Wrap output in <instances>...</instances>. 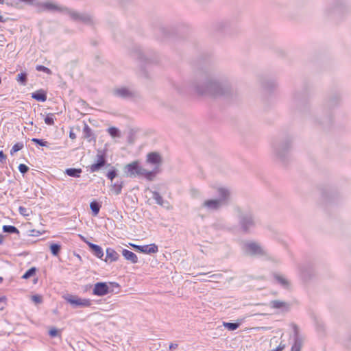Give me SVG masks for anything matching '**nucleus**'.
<instances>
[{"label": "nucleus", "instance_id": "51", "mask_svg": "<svg viewBox=\"0 0 351 351\" xmlns=\"http://www.w3.org/2000/svg\"><path fill=\"white\" fill-rule=\"evenodd\" d=\"M19 211L20 214L22 215L23 216H28L29 215L28 210L23 206H20L19 208Z\"/></svg>", "mask_w": 351, "mask_h": 351}, {"label": "nucleus", "instance_id": "59", "mask_svg": "<svg viewBox=\"0 0 351 351\" xmlns=\"http://www.w3.org/2000/svg\"><path fill=\"white\" fill-rule=\"evenodd\" d=\"M80 237L81 239H82L84 242H85L86 243V242H88V241L86 239V238H85L84 237H83V236H82V235H80Z\"/></svg>", "mask_w": 351, "mask_h": 351}, {"label": "nucleus", "instance_id": "62", "mask_svg": "<svg viewBox=\"0 0 351 351\" xmlns=\"http://www.w3.org/2000/svg\"><path fill=\"white\" fill-rule=\"evenodd\" d=\"M5 0H0V4H3Z\"/></svg>", "mask_w": 351, "mask_h": 351}, {"label": "nucleus", "instance_id": "20", "mask_svg": "<svg viewBox=\"0 0 351 351\" xmlns=\"http://www.w3.org/2000/svg\"><path fill=\"white\" fill-rule=\"evenodd\" d=\"M106 256L104 261L108 263L114 262L119 260L120 256L119 254L111 247H108L106 250Z\"/></svg>", "mask_w": 351, "mask_h": 351}, {"label": "nucleus", "instance_id": "12", "mask_svg": "<svg viewBox=\"0 0 351 351\" xmlns=\"http://www.w3.org/2000/svg\"><path fill=\"white\" fill-rule=\"evenodd\" d=\"M106 165L107 159L105 151L98 150L95 162L89 166L88 169L91 173H95L99 171Z\"/></svg>", "mask_w": 351, "mask_h": 351}, {"label": "nucleus", "instance_id": "24", "mask_svg": "<svg viewBox=\"0 0 351 351\" xmlns=\"http://www.w3.org/2000/svg\"><path fill=\"white\" fill-rule=\"evenodd\" d=\"M84 138L88 139L89 142L96 141V136L93 132L91 128L86 124L84 123L83 128Z\"/></svg>", "mask_w": 351, "mask_h": 351}, {"label": "nucleus", "instance_id": "27", "mask_svg": "<svg viewBox=\"0 0 351 351\" xmlns=\"http://www.w3.org/2000/svg\"><path fill=\"white\" fill-rule=\"evenodd\" d=\"M82 172V170L80 168H68L64 173L70 177L80 178Z\"/></svg>", "mask_w": 351, "mask_h": 351}, {"label": "nucleus", "instance_id": "9", "mask_svg": "<svg viewBox=\"0 0 351 351\" xmlns=\"http://www.w3.org/2000/svg\"><path fill=\"white\" fill-rule=\"evenodd\" d=\"M124 169L125 172L130 177L143 176L148 181H153L158 173V168L152 169V171H147L142 167L137 160L125 165Z\"/></svg>", "mask_w": 351, "mask_h": 351}, {"label": "nucleus", "instance_id": "4", "mask_svg": "<svg viewBox=\"0 0 351 351\" xmlns=\"http://www.w3.org/2000/svg\"><path fill=\"white\" fill-rule=\"evenodd\" d=\"M40 8L43 10L49 12H58L69 16L71 20L80 21L81 22H93L95 19L94 15L88 12H78L69 9L66 7H60L53 3L45 2L40 3Z\"/></svg>", "mask_w": 351, "mask_h": 351}, {"label": "nucleus", "instance_id": "1", "mask_svg": "<svg viewBox=\"0 0 351 351\" xmlns=\"http://www.w3.org/2000/svg\"><path fill=\"white\" fill-rule=\"evenodd\" d=\"M191 88L199 95L232 97L237 95L228 77L217 72L202 74L197 80L192 82Z\"/></svg>", "mask_w": 351, "mask_h": 351}, {"label": "nucleus", "instance_id": "61", "mask_svg": "<svg viewBox=\"0 0 351 351\" xmlns=\"http://www.w3.org/2000/svg\"><path fill=\"white\" fill-rule=\"evenodd\" d=\"M217 276H218V275H217V274H213V275L210 276V278H216V277H217Z\"/></svg>", "mask_w": 351, "mask_h": 351}, {"label": "nucleus", "instance_id": "40", "mask_svg": "<svg viewBox=\"0 0 351 351\" xmlns=\"http://www.w3.org/2000/svg\"><path fill=\"white\" fill-rule=\"evenodd\" d=\"M217 27H216V28H217L226 33H228V29L231 27H230L231 23H217Z\"/></svg>", "mask_w": 351, "mask_h": 351}, {"label": "nucleus", "instance_id": "58", "mask_svg": "<svg viewBox=\"0 0 351 351\" xmlns=\"http://www.w3.org/2000/svg\"><path fill=\"white\" fill-rule=\"evenodd\" d=\"M69 137L71 139H75L76 138V135H75V134L72 130H71L70 132H69Z\"/></svg>", "mask_w": 351, "mask_h": 351}, {"label": "nucleus", "instance_id": "38", "mask_svg": "<svg viewBox=\"0 0 351 351\" xmlns=\"http://www.w3.org/2000/svg\"><path fill=\"white\" fill-rule=\"evenodd\" d=\"M36 267H31L28 270L25 271V273L23 275L22 278L23 279H28L30 277L34 276L36 274Z\"/></svg>", "mask_w": 351, "mask_h": 351}, {"label": "nucleus", "instance_id": "49", "mask_svg": "<svg viewBox=\"0 0 351 351\" xmlns=\"http://www.w3.org/2000/svg\"><path fill=\"white\" fill-rule=\"evenodd\" d=\"M29 169V167L25 164H20L19 166V170L23 175L26 173Z\"/></svg>", "mask_w": 351, "mask_h": 351}, {"label": "nucleus", "instance_id": "50", "mask_svg": "<svg viewBox=\"0 0 351 351\" xmlns=\"http://www.w3.org/2000/svg\"><path fill=\"white\" fill-rule=\"evenodd\" d=\"M32 300L36 304H40L43 302L42 296L38 294L32 295Z\"/></svg>", "mask_w": 351, "mask_h": 351}, {"label": "nucleus", "instance_id": "3", "mask_svg": "<svg viewBox=\"0 0 351 351\" xmlns=\"http://www.w3.org/2000/svg\"><path fill=\"white\" fill-rule=\"evenodd\" d=\"M292 142V137L289 135L274 138L271 143L273 157L285 164L290 157Z\"/></svg>", "mask_w": 351, "mask_h": 351}, {"label": "nucleus", "instance_id": "21", "mask_svg": "<svg viewBox=\"0 0 351 351\" xmlns=\"http://www.w3.org/2000/svg\"><path fill=\"white\" fill-rule=\"evenodd\" d=\"M64 299L73 308L80 307L81 298L78 296L72 294H67L64 296Z\"/></svg>", "mask_w": 351, "mask_h": 351}, {"label": "nucleus", "instance_id": "33", "mask_svg": "<svg viewBox=\"0 0 351 351\" xmlns=\"http://www.w3.org/2000/svg\"><path fill=\"white\" fill-rule=\"evenodd\" d=\"M16 81L21 84L25 86L27 82V74L26 72H21L16 76Z\"/></svg>", "mask_w": 351, "mask_h": 351}, {"label": "nucleus", "instance_id": "25", "mask_svg": "<svg viewBox=\"0 0 351 351\" xmlns=\"http://www.w3.org/2000/svg\"><path fill=\"white\" fill-rule=\"evenodd\" d=\"M122 254L127 261H130L132 263L134 264L138 263V257L133 252L123 249L122 250Z\"/></svg>", "mask_w": 351, "mask_h": 351}, {"label": "nucleus", "instance_id": "64", "mask_svg": "<svg viewBox=\"0 0 351 351\" xmlns=\"http://www.w3.org/2000/svg\"><path fill=\"white\" fill-rule=\"evenodd\" d=\"M162 33H163V34H164L165 36H167V34H166V32H165L163 30H162Z\"/></svg>", "mask_w": 351, "mask_h": 351}, {"label": "nucleus", "instance_id": "56", "mask_svg": "<svg viewBox=\"0 0 351 351\" xmlns=\"http://www.w3.org/2000/svg\"><path fill=\"white\" fill-rule=\"evenodd\" d=\"M285 348V345L280 343L275 350H274V351H282V350H284Z\"/></svg>", "mask_w": 351, "mask_h": 351}, {"label": "nucleus", "instance_id": "39", "mask_svg": "<svg viewBox=\"0 0 351 351\" xmlns=\"http://www.w3.org/2000/svg\"><path fill=\"white\" fill-rule=\"evenodd\" d=\"M108 132L112 137H119L120 131L115 127H110L108 129Z\"/></svg>", "mask_w": 351, "mask_h": 351}, {"label": "nucleus", "instance_id": "43", "mask_svg": "<svg viewBox=\"0 0 351 351\" xmlns=\"http://www.w3.org/2000/svg\"><path fill=\"white\" fill-rule=\"evenodd\" d=\"M10 20H14V19L8 16V14L6 12L0 10V22H5Z\"/></svg>", "mask_w": 351, "mask_h": 351}, {"label": "nucleus", "instance_id": "60", "mask_svg": "<svg viewBox=\"0 0 351 351\" xmlns=\"http://www.w3.org/2000/svg\"><path fill=\"white\" fill-rule=\"evenodd\" d=\"M3 235L2 234H0V244H2L3 243Z\"/></svg>", "mask_w": 351, "mask_h": 351}, {"label": "nucleus", "instance_id": "14", "mask_svg": "<svg viewBox=\"0 0 351 351\" xmlns=\"http://www.w3.org/2000/svg\"><path fill=\"white\" fill-rule=\"evenodd\" d=\"M271 308L276 309L277 313H285L290 311L291 304L279 300H271L269 303Z\"/></svg>", "mask_w": 351, "mask_h": 351}, {"label": "nucleus", "instance_id": "55", "mask_svg": "<svg viewBox=\"0 0 351 351\" xmlns=\"http://www.w3.org/2000/svg\"><path fill=\"white\" fill-rule=\"evenodd\" d=\"M110 287V289H113L114 288H119V285L115 282H110L108 285Z\"/></svg>", "mask_w": 351, "mask_h": 351}, {"label": "nucleus", "instance_id": "18", "mask_svg": "<svg viewBox=\"0 0 351 351\" xmlns=\"http://www.w3.org/2000/svg\"><path fill=\"white\" fill-rule=\"evenodd\" d=\"M294 342L291 346V351H300L303 345V339L299 335L298 328L296 325H294Z\"/></svg>", "mask_w": 351, "mask_h": 351}, {"label": "nucleus", "instance_id": "29", "mask_svg": "<svg viewBox=\"0 0 351 351\" xmlns=\"http://www.w3.org/2000/svg\"><path fill=\"white\" fill-rule=\"evenodd\" d=\"M101 207V204L96 200H93L90 203L92 215L95 217L99 214Z\"/></svg>", "mask_w": 351, "mask_h": 351}, {"label": "nucleus", "instance_id": "57", "mask_svg": "<svg viewBox=\"0 0 351 351\" xmlns=\"http://www.w3.org/2000/svg\"><path fill=\"white\" fill-rule=\"evenodd\" d=\"M178 345L177 343H170L169 348L170 350H175L178 348Z\"/></svg>", "mask_w": 351, "mask_h": 351}, {"label": "nucleus", "instance_id": "16", "mask_svg": "<svg viewBox=\"0 0 351 351\" xmlns=\"http://www.w3.org/2000/svg\"><path fill=\"white\" fill-rule=\"evenodd\" d=\"M146 162L154 166L153 169L158 168V173L160 172V166L162 164V158L158 152H150L147 155Z\"/></svg>", "mask_w": 351, "mask_h": 351}, {"label": "nucleus", "instance_id": "2", "mask_svg": "<svg viewBox=\"0 0 351 351\" xmlns=\"http://www.w3.org/2000/svg\"><path fill=\"white\" fill-rule=\"evenodd\" d=\"M237 213L238 227L241 232L248 234L256 229L258 220L254 212L250 208H243L240 206L234 208Z\"/></svg>", "mask_w": 351, "mask_h": 351}, {"label": "nucleus", "instance_id": "47", "mask_svg": "<svg viewBox=\"0 0 351 351\" xmlns=\"http://www.w3.org/2000/svg\"><path fill=\"white\" fill-rule=\"evenodd\" d=\"M117 1L121 7H126L128 5H132L134 2V0H117Z\"/></svg>", "mask_w": 351, "mask_h": 351}, {"label": "nucleus", "instance_id": "6", "mask_svg": "<svg viewBox=\"0 0 351 351\" xmlns=\"http://www.w3.org/2000/svg\"><path fill=\"white\" fill-rule=\"evenodd\" d=\"M241 249L245 256L264 258L267 261H276L274 257L257 241L252 240L243 241L241 244Z\"/></svg>", "mask_w": 351, "mask_h": 351}, {"label": "nucleus", "instance_id": "31", "mask_svg": "<svg viewBox=\"0 0 351 351\" xmlns=\"http://www.w3.org/2000/svg\"><path fill=\"white\" fill-rule=\"evenodd\" d=\"M49 248H50V251H51V253L56 256H58L60 252V250H61V245L59 243H50L49 245Z\"/></svg>", "mask_w": 351, "mask_h": 351}, {"label": "nucleus", "instance_id": "10", "mask_svg": "<svg viewBox=\"0 0 351 351\" xmlns=\"http://www.w3.org/2000/svg\"><path fill=\"white\" fill-rule=\"evenodd\" d=\"M131 56L138 60L142 69L144 66L157 62V58L151 51H144L138 46L133 47L130 52Z\"/></svg>", "mask_w": 351, "mask_h": 351}, {"label": "nucleus", "instance_id": "48", "mask_svg": "<svg viewBox=\"0 0 351 351\" xmlns=\"http://www.w3.org/2000/svg\"><path fill=\"white\" fill-rule=\"evenodd\" d=\"M7 305V298L5 296L0 297V311H3Z\"/></svg>", "mask_w": 351, "mask_h": 351}, {"label": "nucleus", "instance_id": "19", "mask_svg": "<svg viewBox=\"0 0 351 351\" xmlns=\"http://www.w3.org/2000/svg\"><path fill=\"white\" fill-rule=\"evenodd\" d=\"M113 95L116 97L123 99H128L133 96V93L126 87H121L114 88L112 91Z\"/></svg>", "mask_w": 351, "mask_h": 351}, {"label": "nucleus", "instance_id": "53", "mask_svg": "<svg viewBox=\"0 0 351 351\" xmlns=\"http://www.w3.org/2000/svg\"><path fill=\"white\" fill-rule=\"evenodd\" d=\"M29 232L30 233L29 234V235L32 236V237H37V236L41 234V232L36 230H31L29 231Z\"/></svg>", "mask_w": 351, "mask_h": 351}, {"label": "nucleus", "instance_id": "26", "mask_svg": "<svg viewBox=\"0 0 351 351\" xmlns=\"http://www.w3.org/2000/svg\"><path fill=\"white\" fill-rule=\"evenodd\" d=\"M274 278L278 282V283H279L285 289H289V287H290L289 281L283 276H281L278 274H274Z\"/></svg>", "mask_w": 351, "mask_h": 351}, {"label": "nucleus", "instance_id": "15", "mask_svg": "<svg viewBox=\"0 0 351 351\" xmlns=\"http://www.w3.org/2000/svg\"><path fill=\"white\" fill-rule=\"evenodd\" d=\"M111 292H114V290L110 289L107 282H98L94 285L93 294L95 295L104 296Z\"/></svg>", "mask_w": 351, "mask_h": 351}, {"label": "nucleus", "instance_id": "42", "mask_svg": "<svg viewBox=\"0 0 351 351\" xmlns=\"http://www.w3.org/2000/svg\"><path fill=\"white\" fill-rule=\"evenodd\" d=\"M45 123L47 125H52L54 124V114L49 113L45 118Z\"/></svg>", "mask_w": 351, "mask_h": 351}, {"label": "nucleus", "instance_id": "34", "mask_svg": "<svg viewBox=\"0 0 351 351\" xmlns=\"http://www.w3.org/2000/svg\"><path fill=\"white\" fill-rule=\"evenodd\" d=\"M223 326L228 330L233 331V330H237L239 327L240 323H239V322H234V323L223 322Z\"/></svg>", "mask_w": 351, "mask_h": 351}, {"label": "nucleus", "instance_id": "32", "mask_svg": "<svg viewBox=\"0 0 351 351\" xmlns=\"http://www.w3.org/2000/svg\"><path fill=\"white\" fill-rule=\"evenodd\" d=\"M6 4L19 5L20 3H24L27 5H34L35 0H5Z\"/></svg>", "mask_w": 351, "mask_h": 351}, {"label": "nucleus", "instance_id": "54", "mask_svg": "<svg viewBox=\"0 0 351 351\" xmlns=\"http://www.w3.org/2000/svg\"><path fill=\"white\" fill-rule=\"evenodd\" d=\"M6 160V155L3 153V151H0V162L1 163H5Z\"/></svg>", "mask_w": 351, "mask_h": 351}, {"label": "nucleus", "instance_id": "30", "mask_svg": "<svg viewBox=\"0 0 351 351\" xmlns=\"http://www.w3.org/2000/svg\"><path fill=\"white\" fill-rule=\"evenodd\" d=\"M2 229H3V232L8 233V234H19V233H20V232L17 229V228H16L14 226H11V225H4L3 226Z\"/></svg>", "mask_w": 351, "mask_h": 351}, {"label": "nucleus", "instance_id": "36", "mask_svg": "<svg viewBox=\"0 0 351 351\" xmlns=\"http://www.w3.org/2000/svg\"><path fill=\"white\" fill-rule=\"evenodd\" d=\"M23 147H24V145H23V142L16 143V144H14L12 146V147L10 150V154L14 155L16 152L22 149L23 148Z\"/></svg>", "mask_w": 351, "mask_h": 351}, {"label": "nucleus", "instance_id": "7", "mask_svg": "<svg viewBox=\"0 0 351 351\" xmlns=\"http://www.w3.org/2000/svg\"><path fill=\"white\" fill-rule=\"evenodd\" d=\"M217 194L218 198L205 200L202 204V207L208 211H216L228 206L230 200V191L227 188L219 187L217 189Z\"/></svg>", "mask_w": 351, "mask_h": 351}, {"label": "nucleus", "instance_id": "35", "mask_svg": "<svg viewBox=\"0 0 351 351\" xmlns=\"http://www.w3.org/2000/svg\"><path fill=\"white\" fill-rule=\"evenodd\" d=\"M152 198L156 201V204L160 206H163L164 199L158 191H152Z\"/></svg>", "mask_w": 351, "mask_h": 351}, {"label": "nucleus", "instance_id": "8", "mask_svg": "<svg viewBox=\"0 0 351 351\" xmlns=\"http://www.w3.org/2000/svg\"><path fill=\"white\" fill-rule=\"evenodd\" d=\"M348 0H331L322 10V15L326 20L339 19L346 14Z\"/></svg>", "mask_w": 351, "mask_h": 351}, {"label": "nucleus", "instance_id": "45", "mask_svg": "<svg viewBox=\"0 0 351 351\" xmlns=\"http://www.w3.org/2000/svg\"><path fill=\"white\" fill-rule=\"evenodd\" d=\"M92 304L91 300L88 298H81L80 307H89Z\"/></svg>", "mask_w": 351, "mask_h": 351}, {"label": "nucleus", "instance_id": "52", "mask_svg": "<svg viewBox=\"0 0 351 351\" xmlns=\"http://www.w3.org/2000/svg\"><path fill=\"white\" fill-rule=\"evenodd\" d=\"M197 3L201 5H206L210 3L212 0H194Z\"/></svg>", "mask_w": 351, "mask_h": 351}, {"label": "nucleus", "instance_id": "13", "mask_svg": "<svg viewBox=\"0 0 351 351\" xmlns=\"http://www.w3.org/2000/svg\"><path fill=\"white\" fill-rule=\"evenodd\" d=\"M259 83L263 90L266 93H271L278 87V82L275 78L261 77Z\"/></svg>", "mask_w": 351, "mask_h": 351}, {"label": "nucleus", "instance_id": "63", "mask_svg": "<svg viewBox=\"0 0 351 351\" xmlns=\"http://www.w3.org/2000/svg\"><path fill=\"white\" fill-rule=\"evenodd\" d=\"M3 281V278L0 276V283H1Z\"/></svg>", "mask_w": 351, "mask_h": 351}, {"label": "nucleus", "instance_id": "28", "mask_svg": "<svg viewBox=\"0 0 351 351\" xmlns=\"http://www.w3.org/2000/svg\"><path fill=\"white\" fill-rule=\"evenodd\" d=\"M123 185L124 182L123 180L117 181L111 185V191L115 195H119L121 193Z\"/></svg>", "mask_w": 351, "mask_h": 351}, {"label": "nucleus", "instance_id": "22", "mask_svg": "<svg viewBox=\"0 0 351 351\" xmlns=\"http://www.w3.org/2000/svg\"><path fill=\"white\" fill-rule=\"evenodd\" d=\"M86 244L89 247L92 253L99 258H102L104 256V251L101 247L97 244H94L90 242H86Z\"/></svg>", "mask_w": 351, "mask_h": 351}, {"label": "nucleus", "instance_id": "11", "mask_svg": "<svg viewBox=\"0 0 351 351\" xmlns=\"http://www.w3.org/2000/svg\"><path fill=\"white\" fill-rule=\"evenodd\" d=\"M292 102L296 108L302 112H305L309 108L305 95L299 91H295L293 93Z\"/></svg>", "mask_w": 351, "mask_h": 351}, {"label": "nucleus", "instance_id": "37", "mask_svg": "<svg viewBox=\"0 0 351 351\" xmlns=\"http://www.w3.org/2000/svg\"><path fill=\"white\" fill-rule=\"evenodd\" d=\"M117 169L115 167H112L111 169L106 173L107 178L112 181L117 176Z\"/></svg>", "mask_w": 351, "mask_h": 351}, {"label": "nucleus", "instance_id": "46", "mask_svg": "<svg viewBox=\"0 0 351 351\" xmlns=\"http://www.w3.org/2000/svg\"><path fill=\"white\" fill-rule=\"evenodd\" d=\"M49 335L51 337H56L58 335L60 336V331L56 328H51L49 330Z\"/></svg>", "mask_w": 351, "mask_h": 351}, {"label": "nucleus", "instance_id": "44", "mask_svg": "<svg viewBox=\"0 0 351 351\" xmlns=\"http://www.w3.org/2000/svg\"><path fill=\"white\" fill-rule=\"evenodd\" d=\"M36 69L38 71H43V72L46 73H47L49 75L51 74V71L49 68H47V67H46V66H45L43 65H37L36 66Z\"/></svg>", "mask_w": 351, "mask_h": 351}, {"label": "nucleus", "instance_id": "17", "mask_svg": "<svg viewBox=\"0 0 351 351\" xmlns=\"http://www.w3.org/2000/svg\"><path fill=\"white\" fill-rule=\"evenodd\" d=\"M132 247L137 251L147 254H155L158 252V247L155 243L145 245H138L134 244L132 245Z\"/></svg>", "mask_w": 351, "mask_h": 351}, {"label": "nucleus", "instance_id": "41", "mask_svg": "<svg viewBox=\"0 0 351 351\" xmlns=\"http://www.w3.org/2000/svg\"><path fill=\"white\" fill-rule=\"evenodd\" d=\"M32 141L41 147H48L49 143L43 139L33 138Z\"/></svg>", "mask_w": 351, "mask_h": 351}, {"label": "nucleus", "instance_id": "5", "mask_svg": "<svg viewBox=\"0 0 351 351\" xmlns=\"http://www.w3.org/2000/svg\"><path fill=\"white\" fill-rule=\"evenodd\" d=\"M340 100L339 95H335L328 98L324 102L322 112L315 117V123L320 125L324 130L329 128L333 121L331 110L339 105Z\"/></svg>", "mask_w": 351, "mask_h": 351}, {"label": "nucleus", "instance_id": "23", "mask_svg": "<svg viewBox=\"0 0 351 351\" xmlns=\"http://www.w3.org/2000/svg\"><path fill=\"white\" fill-rule=\"evenodd\" d=\"M32 98L38 101L45 102L47 99V91L39 89L32 93Z\"/></svg>", "mask_w": 351, "mask_h": 351}]
</instances>
